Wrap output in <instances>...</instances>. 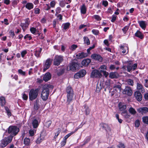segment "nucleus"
Returning <instances> with one entry per match:
<instances>
[{
	"label": "nucleus",
	"mask_w": 148,
	"mask_h": 148,
	"mask_svg": "<svg viewBox=\"0 0 148 148\" xmlns=\"http://www.w3.org/2000/svg\"><path fill=\"white\" fill-rule=\"evenodd\" d=\"M19 131V128L15 126H10L8 129V133L11 134L10 138H11L16 136Z\"/></svg>",
	"instance_id": "4"
},
{
	"label": "nucleus",
	"mask_w": 148,
	"mask_h": 148,
	"mask_svg": "<svg viewBox=\"0 0 148 148\" xmlns=\"http://www.w3.org/2000/svg\"><path fill=\"white\" fill-rule=\"evenodd\" d=\"M34 130H30L29 131V133L31 136H32L34 135Z\"/></svg>",
	"instance_id": "57"
},
{
	"label": "nucleus",
	"mask_w": 148,
	"mask_h": 148,
	"mask_svg": "<svg viewBox=\"0 0 148 148\" xmlns=\"http://www.w3.org/2000/svg\"><path fill=\"white\" fill-rule=\"evenodd\" d=\"M30 23V21L29 20V18H27L25 19V23L27 25H29Z\"/></svg>",
	"instance_id": "63"
},
{
	"label": "nucleus",
	"mask_w": 148,
	"mask_h": 148,
	"mask_svg": "<svg viewBox=\"0 0 148 148\" xmlns=\"http://www.w3.org/2000/svg\"><path fill=\"white\" fill-rule=\"evenodd\" d=\"M34 5L33 4L30 3H27L25 5V7L27 9L29 10H30L33 8Z\"/></svg>",
	"instance_id": "27"
},
{
	"label": "nucleus",
	"mask_w": 148,
	"mask_h": 148,
	"mask_svg": "<svg viewBox=\"0 0 148 148\" xmlns=\"http://www.w3.org/2000/svg\"><path fill=\"white\" fill-rule=\"evenodd\" d=\"M49 91L47 85L43 86L42 88L41 96L42 99L44 101H46L48 99L49 94Z\"/></svg>",
	"instance_id": "3"
},
{
	"label": "nucleus",
	"mask_w": 148,
	"mask_h": 148,
	"mask_svg": "<svg viewBox=\"0 0 148 148\" xmlns=\"http://www.w3.org/2000/svg\"><path fill=\"white\" fill-rule=\"evenodd\" d=\"M129 29V27L128 26H126L124 27L122 29V30L125 33H126V32Z\"/></svg>",
	"instance_id": "58"
},
{
	"label": "nucleus",
	"mask_w": 148,
	"mask_h": 148,
	"mask_svg": "<svg viewBox=\"0 0 148 148\" xmlns=\"http://www.w3.org/2000/svg\"><path fill=\"white\" fill-rule=\"evenodd\" d=\"M134 96L138 101H140L142 99V95L141 93L138 91H136L135 92Z\"/></svg>",
	"instance_id": "14"
},
{
	"label": "nucleus",
	"mask_w": 148,
	"mask_h": 148,
	"mask_svg": "<svg viewBox=\"0 0 148 148\" xmlns=\"http://www.w3.org/2000/svg\"><path fill=\"white\" fill-rule=\"evenodd\" d=\"M83 39L85 44L87 45H88L90 44V40L88 37L84 36V37Z\"/></svg>",
	"instance_id": "33"
},
{
	"label": "nucleus",
	"mask_w": 148,
	"mask_h": 148,
	"mask_svg": "<svg viewBox=\"0 0 148 148\" xmlns=\"http://www.w3.org/2000/svg\"><path fill=\"white\" fill-rule=\"evenodd\" d=\"M5 109L6 111L8 116H11V113L8 108V107L5 106Z\"/></svg>",
	"instance_id": "40"
},
{
	"label": "nucleus",
	"mask_w": 148,
	"mask_h": 148,
	"mask_svg": "<svg viewBox=\"0 0 148 148\" xmlns=\"http://www.w3.org/2000/svg\"><path fill=\"white\" fill-rule=\"evenodd\" d=\"M79 129L78 128L76 129L75 131L74 132H72L70 133H69L66 136H65L64 137V139H67L72 134H73L75 132H76Z\"/></svg>",
	"instance_id": "43"
},
{
	"label": "nucleus",
	"mask_w": 148,
	"mask_h": 148,
	"mask_svg": "<svg viewBox=\"0 0 148 148\" xmlns=\"http://www.w3.org/2000/svg\"><path fill=\"white\" fill-rule=\"evenodd\" d=\"M77 47V46L75 44L72 45L70 47V49L72 51L74 50Z\"/></svg>",
	"instance_id": "47"
},
{
	"label": "nucleus",
	"mask_w": 148,
	"mask_h": 148,
	"mask_svg": "<svg viewBox=\"0 0 148 148\" xmlns=\"http://www.w3.org/2000/svg\"><path fill=\"white\" fill-rule=\"evenodd\" d=\"M40 13V10L38 8H36L34 9V13L36 14H38Z\"/></svg>",
	"instance_id": "56"
},
{
	"label": "nucleus",
	"mask_w": 148,
	"mask_h": 148,
	"mask_svg": "<svg viewBox=\"0 0 148 148\" xmlns=\"http://www.w3.org/2000/svg\"><path fill=\"white\" fill-rule=\"evenodd\" d=\"M92 32L93 34L95 35H98L99 33V32L98 30L93 29L92 31Z\"/></svg>",
	"instance_id": "49"
},
{
	"label": "nucleus",
	"mask_w": 148,
	"mask_h": 148,
	"mask_svg": "<svg viewBox=\"0 0 148 148\" xmlns=\"http://www.w3.org/2000/svg\"><path fill=\"white\" fill-rule=\"evenodd\" d=\"M116 117L118 119L119 122L120 123H121L122 121V120L121 119H119V115L118 114H116Z\"/></svg>",
	"instance_id": "55"
},
{
	"label": "nucleus",
	"mask_w": 148,
	"mask_h": 148,
	"mask_svg": "<svg viewBox=\"0 0 148 148\" xmlns=\"http://www.w3.org/2000/svg\"><path fill=\"white\" fill-rule=\"evenodd\" d=\"M79 66V63L73 61L70 64V70L72 71H74L76 69H78Z\"/></svg>",
	"instance_id": "7"
},
{
	"label": "nucleus",
	"mask_w": 148,
	"mask_h": 148,
	"mask_svg": "<svg viewBox=\"0 0 148 148\" xmlns=\"http://www.w3.org/2000/svg\"><path fill=\"white\" fill-rule=\"evenodd\" d=\"M100 69H101L100 72H102L105 71H106L107 69L106 66L104 65H101L100 67Z\"/></svg>",
	"instance_id": "41"
},
{
	"label": "nucleus",
	"mask_w": 148,
	"mask_h": 148,
	"mask_svg": "<svg viewBox=\"0 0 148 148\" xmlns=\"http://www.w3.org/2000/svg\"><path fill=\"white\" fill-rule=\"evenodd\" d=\"M51 123V121H49L46 122L45 125L46 127H48L50 126Z\"/></svg>",
	"instance_id": "53"
},
{
	"label": "nucleus",
	"mask_w": 148,
	"mask_h": 148,
	"mask_svg": "<svg viewBox=\"0 0 148 148\" xmlns=\"http://www.w3.org/2000/svg\"><path fill=\"white\" fill-rule=\"evenodd\" d=\"M81 13L83 14L86 13V9L84 5H83L82 6L81 9Z\"/></svg>",
	"instance_id": "36"
},
{
	"label": "nucleus",
	"mask_w": 148,
	"mask_h": 148,
	"mask_svg": "<svg viewBox=\"0 0 148 148\" xmlns=\"http://www.w3.org/2000/svg\"><path fill=\"white\" fill-rule=\"evenodd\" d=\"M34 109L35 110H38L39 108V105L38 104V102L36 100L34 104Z\"/></svg>",
	"instance_id": "45"
},
{
	"label": "nucleus",
	"mask_w": 148,
	"mask_h": 148,
	"mask_svg": "<svg viewBox=\"0 0 148 148\" xmlns=\"http://www.w3.org/2000/svg\"><path fill=\"white\" fill-rule=\"evenodd\" d=\"M18 72L19 74L23 75H25V72L23 71L21 69H19L18 70Z\"/></svg>",
	"instance_id": "51"
},
{
	"label": "nucleus",
	"mask_w": 148,
	"mask_h": 148,
	"mask_svg": "<svg viewBox=\"0 0 148 148\" xmlns=\"http://www.w3.org/2000/svg\"><path fill=\"white\" fill-rule=\"evenodd\" d=\"M64 69H60L59 71L58 72V75L59 76L60 75L64 73Z\"/></svg>",
	"instance_id": "48"
},
{
	"label": "nucleus",
	"mask_w": 148,
	"mask_h": 148,
	"mask_svg": "<svg viewBox=\"0 0 148 148\" xmlns=\"http://www.w3.org/2000/svg\"><path fill=\"white\" fill-rule=\"evenodd\" d=\"M143 122L146 124H148V117L147 116H143L142 118Z\"/></svg>",
	"instance_id": "42"
},
{
	"label": "nucleus",
	"mask_w": 148,
	"mask_h": 148,
	"mask_svg": "<svg viewBox=\"0 0 148 148\" xmlns=\"http://www.w3.org/2000/svg\"><path fill=\"white\" fill-rule=\"evenodd\" d=\"M52 60L50 58H48L46 60L44 68L43 69V71L45 72L50 67Z\"/></svg>",
	"instance_id": "11"
},
{
	"label": "nucleus",
	"mask_w": 148,
	"mask_h": 148,
	"mask_svg": "<svg viewBox=\"0 0 148 148\" xmlns=\"http://www.w3.org/2000/svg\"><path fill=\"white\" fill-rule=\"evenodd\" d=\"M60 5L62 7H63L65 5V3L63 1H60Z\"/></svg>",
	"instance_id": "64"
},
{
	"label": "nucleus",
	"mask_w": 148,
	"mask_h": 148,
	"mask_svg": "<svg viewBox=\"0 0 148 148\" xmlns=\"http://www.w3.org/2000/svg\"><path fill=\"white\" fill-rule=\"evenodd\" d=\"M119 76L118 74L116 72H111L110 73L109 77L111 78H117Z\"/></svg>",
	"instance_id": "21"
},
{
	"label": "nucleus",
	"mask_w": 148,
	"mask_h": 148,
	"mask_svg": "<svg viewBox=\"0 0 148 148\" xmlns=\"http://www.w3.org/2000/svg\"><path fill=\"white\" fill-rule=\"evenodd\" d=\"M40 90V88H38L35 89H32L29 93V98L31 101L35 99L38 96Z\"/></svg>",
	"instance_id": "2"
},
{
	"label": "nucleus",
	"mask_w": 148,
	"mask_h": 148,
	"mask_svg": "<svg viewBox=\"0 0 148 148\" xmlns=\"http://www.w3.org/2000/svg\"><path fill=\"white\" fill-rule=\"evenodd\" d=\"M117 148H125L124 144L121 142H119V144L117 145Z\"/></svg>",
	"instance_id": "44"
},
{
	"label": "nucleus",
	"mask_w": 148,
	"mask_h": 148,
	"mask_svg": "<svg viewBox=\"0 0 148 148\" xmlns=\"http://www.w3.org/2000/svg\"><path fill=\"white\" fill-rule=\"evenodd\" d=\"M126 82L128 84L132 86H133L134 83L133 80L130 79H128L127 80Z\"/></svg>",
	"instance_id": "39"
},
{
	"label": "nucleus",
	"mask_w": 148,
	"mask_h": 148,
	"mask_svg": "<svg viewBox=\"0 0 148 148\" xmlns=\"http://www.w3.org/2000/svg\"><path fill=\"white\" fill-rule=\"evenodd\" d=\"M61 130V129L60 128H58L55 130V135L54 136V138H57V137L60 133Z\"/></svg>",
	"instance_id": "29"
},
{
	"label": "nucleus",
	"mask_w": 148,
	"mask_h": 148,
	"mask_svg": "<svg viewBox=\"0 0 148 148\" xmlns=\"http://www.w3.org/2000/svg\"><path fill=\"white\" fill-rule=\"evenodd\" d=\"M78 72L79 73L82 77L86 75V71L84 69L81 70Z\"/></svg>",
	"instance_id": "38"
},
{
	"label": "nucleus",
	"mask_w": 148,
	"mask_h": 148,
	"mask_svg": "<svg viewBox=\"0 0 148 148\" xmlns=\"http://www.w3.org/2000/svg\"><path fill=\"white\" fill-rule=\"evenodd\" d=\"M12 139H2L1 140V146L2 148L5 147L12 141Z\"/></svg>",
	"instance_id": "13"
},
{
	"label": "nucleus",
	"mask_w": 148,
	"mask_h": 148,
	"mask_svg": "<svg viewBox=\"0 0 148 148\" xmlns=\"http://www.w3.org/2000/svg\"><path fill=\"white\" fill-rule=\"evenodd\" d=\"M30 30L31 32L33 34H36L37 32L36 28L34 27H32L30 28Z\"/></svg>",
	"instance_id": "46"
},
{
	"label": "nucleus",
	"mask_w": 148,
	"mask_h": 148,
	"mask_svg": "<svg viewBox=\"0 0 148 148\" xmlns=\"http://www.w3.org/2000/svg\"><path fill=\"white\" fill-rule=\"evenodd\" d=\"M103 88L105 89V91H106L107 89L109 90L110 88V84L108 82H106L105 84L103 86Z\"/></svg>",
	"instance_id": "28"
},
{
	"label": "nucleus",
	"mask_w": 148,
	"mask_h": 148,
	"mask_svg": "<svg viewBox=\"0 0 148 148\" xmlns=\"http://www.w3.org/2000/svg\"><path fill=\"white\" fill-rule=\"evenodd\" d=\"M74 77L75 78L78 79L82 77L79 73L78 72L75 74Z\"/></svg>",
	"instance_id": "52"
},
{
	"label": "nucleus",
	"mask_w": 148,
	"mask_h": 148,
	"mask_svg": "<svg viewBox=\"0 0 148 148\" xmlns=\"http://www.w3.org/2000/svg\"><path fill=\"white\" fill-rule=\"evenodd\" d=\"M135 125L136 127H138L140 125V122L139 120H137L135 121Z\"/></svg>",
	"instance_id": "54"
},
{
	"label": "nucleus",
	"mask_w": 148,
	"mask_h": 148,
	"mask_svg": "<svg viewBox=\"0 0 148 148\" xmlns=\"http://www.w3.org/2000/svg\"><path fill=\"white\" fill-rule=\"evenodd\" d=\"M56 4V3L54 1H53L50 3V5L51 7H54Z\"/></svg>",
	"instance_id": "60"
},
{
	"label": "nucleus",
	"mask_w": 148,
	"mask_h": 148,
	"mask_svg": "<svg viewBox=\"0 0 148 148\" xmlns=\"http://www.w3.org/2000/svg\"><path fill=\"white\" fill-rule=\"evenodd\" d=\"M113 88L115 91H116L118 93H120L121 92L122 89L120 85H115L113 86Z\"/></svg>",
	"instance_id": "17"
},
{
	"label": "nucleus",
	"mask_w": 148,
	"mask_h": 148,
	"mask_svg": "<svg viewBox=\"0 0 148 148\" xmlns=\"http://www.w3.org/2000/svg\"><path fill=\"white\" fill-rule=\"evenodd\" d=\"M127 62L128 63L127 67L128 72H130L132 69L133 71L136 69L137 67V64H134L133 65L132 62L130 61H127Z\"/></svg>",
	"instance_id": "5"
},
{
	"label": "nucleus",
	"mask_w": 148,
	"mask_h": 148,
	"mask_svg": "<svg viewBox=\"0 0 148 148\" xmlns=\"http://www.w3.org/2000/svg\"><path fill=\"white\" fill-rule=\"evenodd\" d=\"M63 60V57L60 56H55L53 61V64L58 66Z\"/></svg>",
	"instance_id": "6"
},
{
	"label": "nucleus",
	"mask_w": 148,
	"mask_h": 148,
	"mask_svg": "<svg viewBox=\"0 0 148 148\" xmlns=\"http://www.w3.org/2000/svg\"><path fill=\"white\" fill-rule=\"evenodd\" d=\"M0 103L2 106H3L5 105L6 102L5 99L4 97L1 96L0 97Z\"/></svg>",
	"instance_id": "25"
},
{
	"label": "nucleus",
	"mask_w": 148,
	"mask_h": 148,
	"mask_svg": "<svg viewBox=\"0 0 148 148\" xmlns=\"http://www.w3.org/2000/svg\"><path fill=\"white\" fill-rule=\"evenodd\" d=\"M128 111L130 113L132 114H135L136 113V111L135 110L134 108L132 107L130 108L129 109Z\"/></svg>",
	"instance_id": "35"
},
{
	"label": "nucleus",
	"mask_w": 148,
	"mask_h": 148,
	"mask_svg": "<svg viewBox=\"0 0 148 148\" xmlns=\"http://www.w3.org/2000/svg\"><path fill=\"white\" fill-rule=\"evenodd\" d=\"M137 88L138 90L141 91L142 92H145V90L143 86L141 84L138 83H137Z\"/></svg>",
	"instance_id": "19"
},
{
	"label": "nucleus",
	"mask_w": 148,
	"mask_h": 148,
	"mask_svg": "<svg viewBox=\"0 0 148 148\" xmlns=\"http://www.w3.org/2000/svg\"><path fill=\"white\" fill-rule=\"evenodd\" d=\"M84 107L85 109V111L86 113V114L87 115H88L90 113V109H89L88 107L86 105L84 106Z\"/></svg>",
	"instance_id": "37"
},
{
	"label": "nucleus",
	"mask_w": 148,
	"mask_h": 148,
	"mask_svg": "<svg viewBox=\"0 0 148 148\" xmlns=\"http://www.w3.org/2000/svg\"><path fill=\"white\" fill-rule=\"evenodd\" d=\"M102 88V87L101 85V83L99 84L98 83L97 86L96 91L97 92H99L101 90Z\"/></svg>",
	"instance_id": "31"
},
{
	"label": "nucleus",
	"mask_w": 148,
	"mask_h": 148,
	"mask_svg": "<svg viewBox=\"0 0 148 148\" xmlns=\"http://www.w3.org/2000/svg\"><path fill=\"white\" fill-rule=\"evenodd\" d=\"M123 93L124 94L127 95L128 96H131L132 94V90L130 87L126 86L123 91Z\"/></svg>",
	"instance_id": "10"
},
{
	"label": "nucleus",
	"mask_w": 148,
	"mask_h": 148,
	"mask_svg": "<svg viewBox=\"0 0 148 148\" xmlns=\"http://www.w3.org/2000/svg\"><path fill=\"white\" fill-rule=\"evenodd\" d=\"M70 25V23H67L63 24L62 25V26L63 27V29H64L65 30L68 29L69 28Z\"/></svg>",
	"instance_id": "30"
},
{
	"label": "nucleus",
	"mask_w": 148,
	"mask_h": 148,
	"mask_svg": "<svg viewBox=\"0 0 148 148\" xmlns=\"http://www.w3.org/2000/svg\"><path fill=\"white\" fill-rule=\"evenodd\" d=\"M119 107L120 110L121 111H122L125 110L126 108L127 107L125 105L119 104Z\"/></svg>",
	"instance_id": "34"
},
{
	"label": "nucleus",
	"mask_w": 148,
	"mask_h": 148,
	"mask_svg": "<svg viewBox=\"0 0 148 148\" xmlns=\"http://www.w3.org/2000/svg\"><path fill=\"white\" fill-rule=\"evenodd\" d=\"M101 125L103 128L106 130L107 134H108L109 136L112 135L111 129L108 124L106 123H102Z\"/></svg>",
	"instance_id": "9"
},
{
	"label": "nucleus",
	"mask_w": 148,
	"mask_h": 148,
	"mask_svg": "<svg viewBox=\"0 0 148 148\" xmlns=\"http://www.w3.org/2000/svg\"><path fill=\"white\" fill-rule=\"evenodd\" d=\"M102 76L100 71L97 70H93L91 73L90 77L92 78H100Z\"/></svg>",
	"instance_id": "8"
},
{
	"label": "nucleus",
	"mask_w": 148,
	"mask_h": 148,
	"mask_svg": "<svg viewBox=\"0 0 148 148\" xmlns=\"http://www.w3.org/2000/svg\"><path fill=\"white\" fill-rule=\"evenodd\" d=\"M66 139H64L61 142V145L62 147L64 146L65 145L66 143Z\"/></svg>",
	"instance_id": "62"
},
{
	"label": "nucleus",
	"mask_w": 148,
	"mask_h": 148,
	"mask_svg": "<svg viewBox=\"0 0 148 148\" xmlns=\"http://www.w3.org/2000/svg\"><path fill=\"white\" fill-rule=\"evenodd\" d=\"M76 56L77 58L81 59L87 57V54L86 53L82 52L81 53H79L76 55Z\"/></svg>",
	"instance_id": "18"
},
{
	"label": "nucleus",
	"mask_w": 148,
	"mask_h": 148,
	"mask_svg": "<svg viewBox=\"0 0 148 148\" xmlns=\"http://www.w3.org/2000/svg\"><path fill=\"white\" fill-rule=\"evenodd\" d=\"M102 4L105 7H106L108 5V2L106 1H102Z\"/></svg>",
	"instance_id": "59"
},
{
	"label": "nucleus",
	"mask_w": 148,
	"mask_h": 148,
	"mask_svg": "<svg viewBox=\"0 0 148 148\" xmlns=\"http://www.w3.org/2000/svg\"><path fill=\"white\" fill-rule=\"evenodd\" d=\"M51 77V75L50 73L49 72L47 73L44 75L43 77V80L46 82L49 80Z\"/></svg>",
	"instance_id": "16"
},
{
	"label": "nucleus",
	"mask_w": 148,
	"mask_h": 148,
	"mask_svg": "<svg viewBox=\"0 0 148 148\" xmlns=\"http://www.w3.org/2000/svg\"><path fill=\"white\" fill-rule=\"evenodd\" d=\"M91 57L92 58L99 62H102V58L99 55L93 54L92 55Z\"/></svg>",
	"instance_id": "15"
},
{
	"label": "nucleus",
	"mask_w": 148,
	"mask_h": 148,
	"mask_svg": "<svg viewBox=\"0 0 148 148\" xmlns=\"http://www.w3.org/2000/svg\"><path fill=\"white\" fill-rule=\"evenodd\" d=\"M95 18L98 21L101 20V19L100 16L98 15H95L94 16Z\"/></svg>",
	"instance_id": "61"
},
{
	"label": "nucleus",
	"mask_w": 148,
	"mask_h": 148,
	"mask_svg": "<svg viewBox=\"0 0 148 148\" xmlns=\"http://www.w3.org/2000/svg\"><path fill=\"white\" fill-rule=\"evenodd\" d=\"M66 91L67 93V100L66 102L67 105L69 104L70 102L73 100V91L71 87L69 86L66 88Z\"/></svg>",
	"instance_id": "1"
},
{
	"label": "nucleus",
	"mask_w": 148,
	"mask_h": 148,
	"mask_svg": "<svg viewBox=\"0 0 148 148\" xmlns=\"http://www.w3.org/2000/svg\"><path fill=\"white\" fill-rule=\"evenodd\" d=\"M32 123L33 127L34 128H37L38 126V121L36 119H35L33 120Z\"/></svg>",
	"instance_id": "26"
},
{
	"label": "nucleus",
	"mask_w": 148,
	"mask_h": 148,
	"mask_svg": "<svg viewBox=\"0 0 148 148\" xmlns=\"http://www.w3.org/2000/svg\"><path fill=\"white\" fill-rule=\"evenodd\" d=\"M137 111L138 113L144 115L148 112V108L146 107H140L137 109Z\"/></svg>",
	"instance_id": "12"
},
{
	"label": "nucleus",
	"mask_w": 148,
	"mask_h": 148,
	"mask_svg": "<svg viewBox=\"0 0 148 148\" xmlns=\"http://www.w3.org/2000/svg\"><path fill=\"white\" fill-rule=\"evenodd\" d=\"M20 26L22 27L24 32H25V29L28 27L27 25L24 23H21L20 24Z\"/></svg>",
	"instance_id": "32"
},
{
	"label": "nucleus",
	"mask_w": 148,
	"mask_h": 148,
	"mask_svg": "<svg viewBox=\"0 0 148 148\" xmlns=\"http://www.w3.org/2000/svg\"><path fill=\"white\" fill-rule=\"evenodd\" d=\"M30 139H24V143L25 145H28L30 143Z\"/></svg>",
	"instance_id": "50"
},
{
	"label": "nucleus",
	"mask_w": 148,
	"mask_h": 148,
	"mask_svg": "<svg viewBox=\"0 0 148 148\" xmlns=\"http://www.w3.org/2000/svg\"><path fill=\"white\" fill-rule=\"evenodd\" d=\"M135 35L136 36L138 37L141 39H142L144 37L143 35L139 31H137L135 33Z\"/></svg>",
	"instance_id": "23"
},
{
	"label": "nucleus",
	"mask_w": 148,
	"mask_h": 148,
	"mask_svg": "<svg viewBox=\"0 0 148 148\" xmlns=\"http://www.w3.org/2000/svg\"><path fill=\"white\" fill-rule=\"evenodd\" d=\"M42 50V48H40L38 49H37L35 51L34 55L36 57L38 58L40 57V54Z\"/></svg>",
	"instance_id": "22"
},
{
	"label": "nucleus",
	"mask_w": 148,
	"mask_h": 148,
	"mask_svg": "<svg viewBox=\"0 0 148 148\" xmlns=\"http://www.w3.org/2000/svg\"><path fill=\"white\" fill-rule=\"evenodd\" d=\"M91 62V60L89 59H87L83 60L82 62V64L85 66H88Z\"/></svg>",
	"instance_id": "20"
},
{
	"label": "nucleus",
	"mask_w": 148,
	"mask_h": 148,
	"mask_svg": "<svg viewBox=\"0 0 148 148\" xmlns=\"http://www.w3.org/2000/svg\"><path fill=\"white\" fill-rule=\"evenodd\" d=\"M138 23L140 26L143 29H145L146 28V25L144 21H139Z\"/></svg>",
	"instance_id": "24"
}]
</instances>
